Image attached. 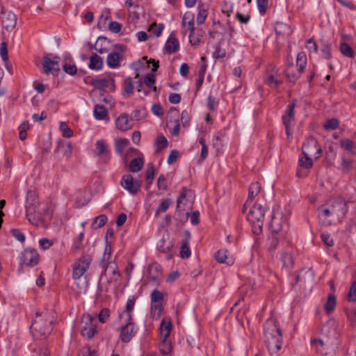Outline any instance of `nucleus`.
<instances>
[{
  "label": "nucleus",
  "instance_id": "052dcab7",
  "mask_svg": "<svg viewBox=\"0 0 356 356\" xmlns=\"http://www.w3.org/2000/svg\"><path fill=\"white\" fill-rule=\"evenodd\" d=\"M163 29V25L162 24H153L150 26L149 31H152L155 35L159 37Z\"/></svg>",
  "mask_w": 356,
  "mask_h": 356
},
{
  "label": "nucleus",
  "instance_id": "58836bf2",
  "mask_svg": "<svg viewBox=\"0 0 356 356\" xmlns=\"http://www.w3.org/2000/svg\"><path fill=\"white\" fill-rule=\"evenodd\" d=\"M163 311L162 302H151V316L156 319L160 318Z\"/></svg>",
  "mask_w": 356,
  "mask_h": 356
},
{
  "label": "nucleus",
  "instance_id": "e433bc0d",
  "mask_svg": "<svg viewBox=\"0 0 356 356\" xmlns=\"http://www.w3.org/2000/svg\"><path fill=\"white\" fill-rule=\"evenodd\" d=\"M74 290L76 293H85L87 290L88 282L86 277H81L79 280H74Z\"/></svg>",
  "mask_w": 356,
  "mask_h": 356
},
{
  "label": "nucleus",
  "instance_id": "13d9d810",
  "mask_svg": "<svg viewBox=\"0 0 356 356\" xmlns=\"http://www.w3.org/2000/svg\"><path fill=\"white\" fill-rule=\"evenodd\" d=\"M150 297H151V302H154L156 303V302H162V300L163 299V293L156 289L152 291V292L151 293Z\"/></svg>",
  "mask_w": 356,
  "mask_h": 356
},
{
  "label": "nucleus",
  "instance_id": "09e8293b",
  "mask_svg": "<svg viewBox=\"0 0 356 356\" xmlns=\"http://www.w3.org/2000/svg\"><path fill=\"white\" fill-rule=\"evenodd\" d=\"M207 17V10L204 8L203 5L198 6V14L197 16V23L200 25L202 24Z\"/></svg>",
  "mask_w": 356,
  "mask_h": 356
},
{
  "label": "nucleus",
  "instance_id": "bb28decb",
  "mask_svg": "<svg viewBox=\"0 0 356 356\" xmlns=\"http://www.w3.org/2000/svg\"><path fill=\"white\" fill-rule=\"evenodd\" d=\"M118 129L124 131L131 129V126L129 121V115L127 113L121 114L116 120L115 122Z\"/></svg>",
  "mask_w": 356,
  "mask_h": 356
},
{
  "label": "nucleus",
  "instance_id": "c03bdc74",
  "mask_svg": "<svg viewBox=\"0 0 356 356\" xmlns=\"http://www.w3.org/2000/svg\"><path fill=\"white\" fill-rule=\"evenodd\" d=\"M339 49H340L341 53L343 56H345L346 57H349V58L353 57V56H354L353 49H352V47L350 46H349L346 42H342L339 46Z\"/></svg>",
  "mask_w": 356,
  "mask_h": 356
},
{
  "label": "nucleus",
  "instance_id": "338daca9",
  "mask_svg": "<svg viewBox=\"0 0 356 356\" xmlns=\"http://www.w3.org/2000/svg\"><path fill=\"white\" fill-rule=\"evenodd\" d=\"M157 186L159 189L166 190L168 188V184L166 183L165 177L163 175L159 177L157 180Z\"/></svg>",
  "mask_w": 356,
  "mask_h": 356
},
{
  "label": "nucleus",
  "instance_id": "cd10ccee",
  "mask_svg": "<svg viewBox=\"0 0 356 356\" xmlns=\"http://www.w3.org/2000/svg\"><path fill=\"white\" fill-rule=\"evenodd\" d=\"M179 48V43L178 40L173 36L172 35H170L168 38V40L166 41L165 45V51L168 54H172L175 51H177Z\"/></svg>",
  "mask_w": 356,
  "mask_h": 356
},
{
  "label": "nucleus",
  "instance_id": "ea45409f",
  "mask_svg": "<svg viewBox=\"0 0 356 356\" xmlns=\"http://www.w3.org/2000/svg\"><path fill=\"white\" fill-rule=\"evenodd\" d=\"M144 164L143 159L138 157L131 160L129 164V170L131 172H137L140 170Z\"/></svg>",
  "mask_w": 356,
  "mask_h": 356
},
{
  "label": "nucleus",
  "instance_id": "473e14b6",
  "mask_svg": "<svg viewBox=\"0 0 356 356\" xmlns=\"http://www.w3.org/2000/svg\"><path fill=\"white\" fill-rule=\"evenodd\" d=\"M134 90V84L133 79L130 77L126 78L123 83V95L127 97H130L133 94Z\"/></svg>",
  "mask_w": 356,
  "mask_h": 356
},
{
  "label": "nucleus",
  "instance_id": "864d4df0",
  "mask_svg": "<svg viewBox=\"0 0 356 356\" xmlns=\"http://www.w3.org/2000/svg\"><path fill=\"white\" fill-rule=\"evenodd\" d=\"M92 85L98 89H104L108 87V81L106 79H95L92 81Z\"/></svg>",
  "mask_w": 356,
  "mask_h": 356
},
{
  "label": "nucleus",
  "instance_id": "49530a36",
  "mask_svg": "<svg viewBox=\"0 0 356 356\" xmlns=\"http://www.w3.org/2000/svg\"><path fill=\"white\" fill-rule=\"evenodd\" d=\"M336 306V298L334 295L330 294L326 303L325 305V309L327 313L332 312Z\"/></svg>",
  "mask_w": 356,
  "mask_h": 356
},
{
  "label": "nucleus",
  "instance_id": "72a5a7b5",
  "mask_svg": "<svg viewBox=\"0 0 356 356\" xmlns=\"http://www.w3.org/2000/svg\"><path fill=\"white\" fill-rule=\"evenodd\" d=\"M276 33L279 35L289 36L292 33L290 26L284 23H277L275 26Z\"/></svg>",
  "mask_w": 356,
  "mask_h": 356
},
{
  "label": "nucleus",
  "instance_id": "f704fd0d",
  "mask_svg": "<svg viewBox=\"0 0 356 356\" xmlns=\"http://www.w3.org/2000/svg\"><path fill=\"white\" fill-rule=\"evenodd\" d=\"M93 113H94L95 118L98 120L108 119V112H107L106 109L103 106L97 104L95 106Z\"/></svg>",
  "mask_w": 356,
  "mask_h": 356
},
{
  "label": "nucleus",
  "instance_id": "5701e85b",
  "mask_svg": "<svg viewBox=\"0 0 356 356\" xmlns=\"http://www.w3.org/2000/svg\"><path fill=\"white\" fill-rule=\"evenodd\" d=\"M216 261L219 263L226 264L231 266L234 262V259L232 254L225 249L219 250L215 254Z\"/></svg>",
  "mask_w": 356,
  "mask_h": 356
},
{
  "label": "nucleus",
  "instance_id": "1a4fd4ad",
  "mask_svg": "<svg viewBox=\"0 0 356 356\" xmlns=\"http://www.w3.org/2000/svg\"><path fill=\"white\" fill-rule=\"evenodd\" d=\"M287 226L286 219L280 209H274L270 223V232L282 234V231Z\"/></svg>",
  "mask_w": 356,
  "mask_h": 356
},
{
  "label": "nucleus",
  "instance_id": "ddd939ff",
  "mask_svg": "<svg viewBox=\"0 0 356 356\" xmlns=\"http://www.w3.org/2000/svg\"><path fill=\"white\" fill-rule=\"evenodd\" d=\"M92 259L89 255L83 256L75 264L73 268V279L79 280L83 277V274L88 270L91 263Z\"/></svg>",
  "mask_w": 356,
  "mask_h": 356
},
{
  "label": "nucleus",
  "instance_id": "f8f14e48",
  "mask_svg": "<svg viewBox=\"0 0 356 356\" xmlns=\"http://www.w3.org/2000/svg\"><path fill=\"white\" fill-rule=\"evenodd\" d=\"M302 154L305 156H314L318 159L322 153L321 148L318 146L317 140L313 137H309L302 145Z\"/></svg>",
  "mask_w": 356,
  "mask_h": 356
},
{
  "label": "nucleus",
  "instance_id": "37998d69",
  "mask_svg": "<svg viewBox=\"0 0 356 356\" xmlns=\"http://www.w3.org/2000/svg\"><path fill=\"white\" fill-rule=\"evenodd\" d=\"M172 201L170 199H163L156 211V216H158L161 212H165L172 204Z\"/></svg>",
  "mask_w": 356,
  "mask_h": 356
},
{
  "label": "nucleus",
  "instance_id": "680f3d73",
  "mask_svg": "<svg viewBox=\"0 0 356 356\" xmlns=\"http://www.w3.org/2000/svg\"><path fill=\"white\" fill-rule=\"evenodd\" d=\"M257 4L259 13L264 15L268 6V0H257Z\"/></svg>",
  "mask_w": 356,
  "mask_h": 356
},
{
  "label": "nucleus",
  "instance_id": "423d86ee",
  "mask_svg": "<svg viewBox=\"0 0 356 356\" xmlns=\"http://www.w3.org/2000/svg\"><path fill=\"white\" fill-rule=\"evenodd\" d=\"M172 325L170 321L162 320L160 325V353L164 355L170 354L172 350L170 341L168 339L171 332Z\"/></svg>",
  "mask_w": 356,
  "mask_h": 356
},
{
  "label": "nucleus",
  "instance_id": "4468645a",
  "mask_svg": "<svg viewBox=\"0 0 356 356\" xmlns=\"http://www.w3.org/2000/svg\"><path fill=\"white\" fill-rule=\"evenodd\" d=\"M120 321L123 324L120 329V337L123 342L127 343L131 341L136 333L134 323L133 321L129 320Z\"/></svg>",
  "mask_w": 356,
  "mask_h": 356
},
{
  "label": "nucleus",
  "instance_id": "6e6552de",
  "mask_svg": "<svg viewBox=\"0 0 356 356\" xmlns=\"http://www.w3.org/2000/svg\"><path fill=\"white\" fill-rule=\"evenodd\" d=\"M307 64V57L305 53L300 52L297 55L296 66L298 67V72L294 73L293 71V63L289 64L286 68L285 72L289 80L291 82H295L303 72Z\"/></svg>",
  "mask_w": 356,
  "mask_h": 356
},
{
  "label": "nucleus",
  "instance_id": "69168bd1",
  "mask_svg": "<svg viewBox=\"0 0 356 356\" xmlns=\"http://www.w3.org/2000/svg\"><path fill=\"white\" fill-rule=\"evenodd\" d=\"M63 70L70 75H74L77 72V69L75 65H70L67 63L63 65Z\"/></svg>",
  "mask_w": 356,
  "mask_h": 356
},
{
  "label": "nucleus",
  "instance_id": "7c9ffc66",
  "mask_svg": "<svg viewBox=\"0 0 356 356\" xmlns=\"http://www.w3.org/2000/svg\"><path fill=\"white\" fill-rule=\"evenodd\" d=\"M120 56L117 52H111L107 56L106 63L110 68L115 69L120 65Z\"/></svg>",
  "mask_w": 356,
  "mask_h": 356
},
{
  "label": "nucleus",
  "instance_id": "c85d7f7f",
  "mask_svg": "<svg viewBox=\"0 0 356 356\" xmlns=\"http://www.w3.org/2000/svg\"><path fill=\"white\" fill-rule=\"evenodd\" d=\"M103 59L96 53H92L90 57L88 67L91 70H99L103 67Z\"/></svg>",
  "mask_w": 356,
  "mask_h": 356
},
{
  "label": "nucleus",
  "instance_id": "de8ad7c7",
  "mask_svg": "<svg viewBox=\"0 0 356 356\" xmlns=\"http://www.w3.org/2000/svg\"><path fill=\"white\" fill-rule=\"evenodd\" d=\"M107 222V217L105 215H99L94 219L92 224L93 229H98L103 227Z\"/></svg>",
  "mask_w": 356,
  "mask_h": 356
},
{
  "label": "nucleus",
  "instance_id": "aec40b11",
  "mask_svg": "<svg viewBox=\"0 0 356 356\" xmlns=\"http://www.w3.org/2000/svg\"><path fill=\"white\" fill-rule=\"evenodd\" d=\"M39 254L35 250L26 249L22 255V261L28 266H33L38 264Z\"/></svg>",
  "mask_w": 356,
  "mask_h": 356
},
{
  "label": "nucleus",
  "instance_id": "774afa93",
  "mask_svg": "<svg viewBox=\"0 0 356 356\" xmlns=\"http://www.w3.org/2000/svg\"><path fill=\"white\" fill-rule=\"evenodd\" d=\"M348 296V300L350 301H356V282H353L352 284L349 291Z\"/></svg>",
  "mask_w": 356,
  "mask_h": 356
},
{
  "label": "nucleus",
  "instance_id": "8fccbe9b",
  "mask_svg": "<svg viewBox=\"0 0 356 356\" xmlns=\"http://www.w3.org/2000/svg\"><path fill=\"white\" fill-rule=\"evenodd\" d=\"M155 76L153 74H148L145 76L144 83L145 84L152 88L154 91H156V87L155 86Z\"/></svg>",
  "mask_w": 356,
  "mask_h": 356
},
{
  "label": "nucleus",
  "instance_id": "603ef678",
  "mask_svg": "<svg viewBox=\"0 0 356 356\" xmlns=\"http://www.w3.org/2000/svg\"><path fill=\"white\" fill-rule=\"evenodd\" d=\"M168 145V140L164 136H160L157 138L155 146L157 152L161 151Z\"/></svg>",
  "mask_w": 356,
  "mask_h": 356
},
{
  "label": "nucleus",
  "instance_id": "0eeeda50",
  "mask_svg": "<svg viewBox=\"0 0 356 356\" xmlns=\"http://www.w3.org/2000/svg\"><path fill=\"white\" fill-rule=\"evenodd\" d=\"M311 343L316 351L324 356H334L335 354V349L337 346L335 338L325 337L319 339H313Z\"/></svg>",
  "mask_w": 356,
  "mask_h": 356
},
{
  "label": "nucleus",
  "instance_id": "f3484780",
  "mask_svg": "<svg viewBox=\"0 0 356 356\" xmlns=\"http://www.w3.org/2000/svg\"><path fill=\"white\" fill-rule=\"evenodd\" d=\"M122 186L131 194H136L140 189V184L138 180L134 179L131 175H125L121 180Z\"/></svg>",
  "mask_w": 356,
  "mask_h": 356
},
{
  "label": "nucleus",
  "instance_id": "6ab92c4d",
  "mask_svg": "<svg viewBox=\"0 0 356 356\" xmlns=\"http://www.w3.org/2000/svg\"><path fill=\"white\" fill-rule=\"evenodd\" d=\"M1 21L3 26L7 30L13 29L17 24V17L15 13L11 11L1 10Z\"/></svg>",
  "mask_w": 356,
  "mask_h": 356
},
{
  "label": "nucleus",
  "instance_id": "393cba45",
  "mask_svg": "<svg viewBox=\"0 0 356 356\" xmlns=\"http://www.w3.org/2000/svg\"><path fill=\"white\" fill-rule=\"evenodd\" d=\"M95 146L96 154L102 158L104 161H107L109 159V151L105 140H97Z\"/></svg>",
  "mask_w": 356,
  "mask_h": 356
},
{
  "label": "nucleus",
  "instance_id": "dca6fc26",
  "mask_svg": "<svg viewBox=\"0 0 356 356\" xmlns=\"http://www.w3.org/2000/svg\"><path fill=\"white\" fill-rule=\"evenodd\" d=\"M264 83L271 88H277L282 83L280 76L274 65H270L266 71Z\"/></svg>",
  "mask_w": 356,
  "mask_h": 356
},
{
  "label": "nucleus",
  "instance_id": "c756f323",
  "mask_svg": "<svg viewBox=\"0 0 356 356\" xmlns=\"http://www.w3.org/2000/svg\"><path fill=\"white\" fill-rule=\"evenodd\" d=\"M282 236V234H275L270 232V235L268 238V250L269 252H274L275 249L277 248L279 242L280 238Z\"/></svg>",
  "mask_w": 356,
  "mask_h": 356
},
{
  "label": "nucleus",
  "instance_id": "5fc2aeb1",
  "mask_svg": "<svg viewBox=\"0 0 356 356\" xmlns=\"http://www.w3.org/2000/svg\"><path fill=\"white\" fill-rule=\"evenodd\" d=\"M339 122L338 120L335 118H331L325 122L323 127L327 130H334L339 127Z\"/></svg>",
  "mask_w": 356,
  "mask_h": 356
},
{
  "label": "nucleus",
  "instance_id": "a211bd4d",
  "mask_svg": "<svg viewBox=\"0 0 356 356\" xmlns=\"http://www.w3.org/2000/svg\"><path fill=\"white\" fill-rule=\"evenodd\" d=\"M195 29V17L191 12H186L184 15L181 21V33L186 35L188 33H193Z\"/></svg>",
  "mask_w": 356,
  "mask_h": 356
},
{
  "label": "nucleus",
  "instance_id": "9d476101",
  "mask_svg": "<svg viewBox=\"0 0 356 356\" xmlns=\"http://www.w3.org/2000/svg\"><path fill=\"white\" fill-rule=\"evenodd\" d=\"M296 103L293 102L290 104L286 110L285 113L282 115V122L285 127L286 134L287 139L290 140L292 136V129L294 125L295 114L294 108Z\"/></svg>",
  "mask_w": 356,
  "mask_h": 356
},
{
  "label": "nucleus",
  "instance_id": "6e6d98bb",
  "mask_svg": "<svg viewBox=\"0 0 356 356\" xmlns=\"http://www.w3.org/2000/svg\"><path fill=\"white\" fill-rule=\"evenodd\" d=\"M60 129L63 133V136L65 138H70L73 136L72 130L67 126V124L65 122H60Z\"/></svg>",
  "mask_w": 356,
  "mask_h": 356
},
{
  "label": "nucleus",
  "instance_id": "f257e3e1",
  "mask_svg": "<svg viewBox=\"0 0 356 356\" xmlns=\"http://www.w3.org/2000/svg\"><path fill=\"white\" fill-rule=\"evenodd\" d=\"M25 207L26 219L35 227H44L51 218L50 207L40 204L34 191H28Z\"/></svg>",
  "mask_w": 356,
  "mask_h": 356
},
{
  "label": "nucleus",
  "instance_id": "f03ea898",
  "mask_svg": "<svg viewBox=\"0 0 356 356\" xmlns=\"http://www.w3.org/2000/svg\"><path fill=\"white\" fill-rule=\"evenodd\" d=\"M347 211L343 200L331 199L318 208V218L321 224L330 226L341 222Z\"/></svg>",
  "mask_w": 356,
  "mask_h": 356
},
{
  "label": "nucleus",
  "instance_id": "2eb2a0df",
  "mask_svg": "<svg viewBox=\"0 0 356 356\" xmlns=\"http://www.w3.org/2000/svg\"><path fill=\"white\" fill-rule=\"evenodd\" d=\"M264 332L266 338L270 337H278L282 336V332L280 327H279L277 321L274 318H268L264 325Z\"/></svg>",
  "mask_w": 356,
  "mask_h": 356
},
{
  "label": "nucleus",
  "instance_id": "b1692460",
  "mask_svg": "<svg viewBox=\"0 0 356 356\" xmlns=\"http://www.w3.org/2000/svg\"><path fill=\"white\" fill-rule=\"evenodd\" d=\"M261 185L259 182L252 183L249 187L248 197L243 206V212L245 213L247 207L250 204L254 198L260 193Z\"/></svg>",
  "mask_w": 356,
  "mask_h": 356
},
{
  "label": "nucleus",
  "instance_id": "9b49d317",
  "mask_svg": "<svg viewBox=\"0 0 356 356\" xmlns=\"http://www.w3.org/2000/svg\"><path fill=\"white\" fill-rule=\"evenodd\" d=\"M60 58L58 56L48 54L43 57L42 67L45 74H56L60 71Z\"/></svg>",
  "mask_w": 356,
  "mask_h": 356
},
{
  "label": "nucleus",
  "instance_id": "a878e982",
  "mask_svg": "<svg viewBox=\"0 0 356 356\" xmlns=\"http://www.w3.org/2000/svg\"><path fill=\"white\" fill-rule=\"evenodd\" d=\"M191 191L184 188L181 193L177 198V210L179 211H184L186 209L188 200L186 197L189 196Z\"/></svg>",
  "mask_w": 356,
  "mask_h": 356
},
{
  "label": "nucleus",
  "instance_id": "412c9836",
  "mask_svg": "<svg viewBox=\"0 0 356 356\" xmlns=\"http://www.w3.org/2000/svg\"><path fill=\"white\" fill-rule=\"evenodd\" d=\"M136 297L130 296L127 302L125 309L118 315V321L129 320L133 321L132 311L134 308Z\"/></svg>",
  "mask_w": 356,
  "mask_h": 356
},
{
  "label": "nucleus",
  "instance_id": "4c0bfd02",
  "mask_svg": "<svg viewBox=\"0 0 356 356\" xmlns=\"http://www.w3.org/2000/svg\"><path fill=\"white\" fill-rule=\"evenodd\" d=\"M97 325V321L95 318L92 317L88 314H85L81 318V327H90Z\"/></svg>",
  "mask_w": 356,
  "mask_h": 356
},
{
  "label": "nucleus",
  "instance_id": "0e129e2a",
  "mask_svg": "<svg viewBox=\"0 0 356 356\" xmlns=\"http://www.w3.org/2000/svg\"><path fill=\"white\" fill-rule=\"evenodd\" d=\"M154 168L152 165L147 167L146 170V179L149 181V184H151L154 178Z\"/></svg>",
  "mask_w": 356,
  "mask_h": 356
},
{
  "label": "nucleus",
  "instance_id": "e2e57ef3",
  "mask_svg": "<svg viewBox=\"0 0 356 356\" xmlns=\"http://www.w3.org/2000/svg\"><path fill=\"white\" fill-rule=\"evenodd\" d=\"M79 356H97V352L95 350H91L89 346H85L81 349Z\"/></svg>",
  "mask_w": 356,
  "mask_h": 356
},
{
  "label": "nucleus",
  "instance_id": "a19ab883",
  "mask_svg": "<svg viewBox=\"0 0 356 356\" xmlns=\"http://www.w3.org/2000/svg\"><path fill=\"white\" fill-rule=\"evenodd\" d=\"M129 145V140L127 138H121L116 140L115 142V151L118 154H122L124 148Z\"/></svg>",
  "mask_w": 356,
  "mask_h": 356
},
{
  "label": "nucleus",
  "instance_id": "3c124183",
  "mask_svg": "<svg viewBox=\"0 0 356 356\" xmlns=\"http://www.w3.org/2000/svg\"><path fill=\"white\" fill-rule=\"evenodd\" d=\"M281 259L284 266L289 268L293 266V261L291 254L283 252L281 256Z\"/></svg>",
  "mask_w": 356,
  "mask_h": 356
},
{
  "label": "nucleus",
  "instance_id": "2f4dec72",
  "mask_svg": "<svg viewBox=\"0 0 356 356\" xmlns=\"http://www.w3.org/2000/svg\"><path fill=\"white\" fill-rule=\"evenodd\" d=\"M340 146L350 154H356V143L348 138L341 139L339 142Z\"/></svg>",
  "mask_w": 356,
  "mask_h": 356
},
{
  "label": "nucleus",
  "instance_id": "20e7f679",
  "mask_svg": "<svg viewBox=\"0 0 356 356\" xmlns=\"http://www.w3.org/2000/svg\"><path fill=\"white\" fill-rule=\"evenodd\" d=\"M54 320L47 313L44 315L37 314L31 328L35 337L46 338L52 330Z\"/></svg>",
  "mask_w": 356,
  "mask_h": 356
},
{
  "label": "nucleus",
  "instance_id": "7ed1b4c3",
  "mask_svg": "<svg viewBox=\"0 0 356 356\" xmlns=\"http://www.w3.org/2000/svg\"><path fill=\"white\" fill-rule=\"evenodd\" d=\"M111 255V247L106 245L104 249L103 258L101 261V265L104 268V272L102 273L99 278V287L104 282L107 284L118 282L120 280V274L118 266L115 261H108Z\"/></svg>",
  "mask_w": 356,
  "mask_h": 356
},
{
  "label": "nucleus",
  "instance_id": "4d7b16f0",
  "mask_svg": "<svg viewBox=\"0 0 356 356\" xmlns=\"http://www.w3.org/2000/svg\"><path fill=\"white\" fill-rule=\"evenodd\" d=\"M189 42L193 46H198L202 42L201 36H199L196 34L195 31L193 33H189L188 34Z\"/></svg>",
  "mask_w": 356,
  "mask_h": 356
},
{
  "label": "nucleus",
  "instance_id": "bf43d9fd",
  "mask_svg": "<svg viewBox=\"0 0 356 356\" xmlns=\"http://www.w3.org/2000/svg\"><path fill=\"white\" fill-rule=\"evenodd\" d=\"M110 316V310L107 308L103 309L98 316V319L102 323H104L107 321Z\"/></svg>",
  "mask_w": 356,
  "mask_h": 356
},
{
  "label": "nucleus",
  "instance_id": "39448f33",
  "mask_svg": "<svg viewBox=\"0 0 356 356\" xmlns=\"http://www.w3.org/2000/svg\"><path fill=\"white\" fill-rule=\"evenodd\" d=\"M266 209L260 204H256L250 210L248 220L252 224V232L259 235L262 232Z\"/></svg>",
  "mask_w": 356,
  "mask_h": 356
},
{
  "label": "nucleus",
  "instance_id": "79ce46f5",
  "mask_svg": "<svg viewBox=\"0 0 356 356\" xmlns=\"http://www.w3.org/2000/svg\"><path fill=\"white\" fill-rule=\"evenodd\" d=\"M312 157L314 156H305L299 159L300 166L305 169H309L313 166Z\"/></svg>",
  "mask_w": 356,
  "mask_h": 356
},
{
  "label": "nucleus",
  "instance_id": "4be33fe9",
  "mask_svg": "<svg viewBox=\"0 0 356 356\" xmlns=\"http://www.w3.org/2000/svg\"><path fill=\"white\" fill-rule=\"evenodd\" d=\"M267 348L270 354L277 353L281 348L282 344V337H270L266 338Z\"/></svg>",
  "mask_w": 356,
  "mask_h": 356
},
{
  "label": "nucleus",
  "instance_id": "a18cd8bd",
  "mask_svg": "<svg viewBox=\"0 0 356 356\" xmlns=\"http://www.w3.org/2000/svg\"><path fill=\"white\" fill-rule=\"evenodd\" d=\"M81 334L88 339H92L94 335L97 332V325L90 327H81Z\"/></svg>",
  "mask_w": 356,
  "mask_h": 356
},
{
  "label": "nucleus",
  "instance_id": "c9c22d12",
  "mask_svg": "<svg viewBox=\"0 0 356 356\" xmlns=\"http://www.w3.org/2000/svg\"><path fill=\"white\" fill-rule=\"evenodd\" d=\"M73 147L70 142L60 143L56 148L57 151H61L63 156L70 157L72 153Z\"/></svg>",
  "mask_w": 356,
  "mask_h": 356
}]
</instances>
